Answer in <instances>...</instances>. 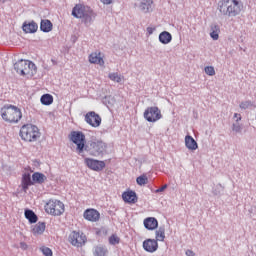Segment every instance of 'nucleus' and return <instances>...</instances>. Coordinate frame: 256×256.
<instances>
[{"instance_id":"28","label":"nucleus","mask_w":256,"mask_h":256,"mask_svg":"<svg viewBox=\"0 0 256 256\" xmlns=\"http://www.w3.org/2000/svg\"><path fill=\"white\" fill-rule=\"evenodd\" d=\"M156 241H165V227L156 230Z\"/></svg>"},{"instance_id":"43","label":"nucleus","mask_w":256,"mask_h":256,"mask_svg":"<svg viewBox=\"0 0 256 256\" xmlns=\"http://www.w3.org/2000/svg\"><path fill=\"white\" fill-rule=\"evenodd\" d=\"M186 255L187 256H195V252H193V250H187Z\"/></svg>"},{"instance_id":"24","label":"nucleus","mask_w":256,"mask_h":256,"mask_svg":"<svg viewBox=\"0 0 256 256\" xmlns=\"http://www.w3.org/2000/svg\"><path fill=\"white\" fill-rule=\"evenodd\" d=\"M40 29L44 33H49L50 31H53V23H51L50 20H42L40 23Z\"/></svg>"},{"instance_id":"16","label":"nucleus","mask_w":256,"mask_h":256,"mask_svg":"<svg viewBox=\"0 0 256 256\" xmlns=\"http://www.w3.org/2000/svg\"><path fill=\"white\" fill-rule=\"evenodd\" d=\"M89 63L103 67L105 65V60H103V55L100 52H94L89 55Z\"/></svg>"},{"instance_id":"42","label":"nucleus","mask_w":256,"mask_h":256,"mask_svg":"<svg viewBox=\"0 0 256 256\" xmlns=\"http://www.w3.org/2000/svg\"><path fill=\"white\" fill-rule=\"evenodd\" d=\"M234 119H236L237 122L241 121V114L235 113L234 114Z\"/></svg>"},{"instance_id":"7","label":"nucleus","mask_w":256,"mask_h":256,"mask_svg":"<svg viewBox=\"0 0 256 256\" xmlns=\"http://www.w3.org/2000/svg\"><path fill=\"white\" fill-rule=\"evenodd\" d=\"M45 211L48 215H53L54 217H59L65 213V204L60 200H49L45 205Z\"/></svg>"},{"instance_id":"5","label":"nucleus","mask_w":256,"mask_h":256,"mask_svg":"<svg viewBox=\"0 0 256 256\" xmlns=\"http://www.w3.org/2000/svg\"><path fill=\"white\" fill-rule=\"evenodd\" d=\"M14 69L18 75L25 77L28 75L29 77H33L37 73V66L35 63L29 60H19L14 64Z\"/></svg>"},{"instance_id":"17","label":"nucleus","mask_w":256,"mask_h":256,"mask_svg":"<svg viewBox=\"0 0 256 256\" xmlns=\"http://www.w3.org/2000/svg\"><path fill=\"white\" fill-rule=\"evenodd\" d=\"M185 145L186 148L189 149V151H197L199 149V145L197 144V141L190 135H187L185 137Z\"/></svg>"},{"instance_id":"40","label":"nucleus","mask_w":256,"mask_h":256,"mask_svg":"<svg viewBox=\"0 0 256 256\" xmlns=\"http://www.w3.org/2000/svg\"><path fill=\"white\" fill-rule=\"evenodd\" d=\"M165 189H167V184H165L162 187H160L159 189H157L156 193H163V191H165Z\"/></svg>"},{"instance_id":"1","label":"nucleus","mask_w":256,"mask_h":256,"mask_svg":"<svg viewBox=\"0 0 256 256\" xmlns=\"http://www.w3.org/2000/svg\"><path fill=\"white\" fill-rule=\"evenodd\" d=\"M218 11L228 19L239 17L243 11V2L239 0H220L218 2Z\"/></svg>"},{"instance_id":"14","label":"nucleus","mask_w":256,"mask_h":256,"mask_svg":"<svg viewBox=\"0 0 256 256\" xmlns=\"http://www.w3.org/2000/svg\"><path fill=\"white\" fill-rule=\"evenodd\" d=\"M100 217L101 214H99V211L95 209H87L84 212V219H86L87 221H91L92 223L97 222Z\"/></svg>"},{"instance_id":"23","label":"nucleus","mask_w":256,"mask_h":256,"mask_svg":"<svg viewBox=\"0 0 256 256\" xmlns=\"http://www.w3.org/2000/svg\"><path fill=\"white\" fill-rule=\"evenodd\" d=\"M33 185V182H31V174H24L22 177V189L25 193H27V189H29V186Z\"/></svg>"},{"instance_id":"4","label":"nucleus","mask_w":256,"mask_h":256,"mask_svg":"<svg viewBox=\"0 0 256 256\" xmlns=\"http://www.w3.org/2000/svg\"><path fill=\"white\" fill-rule=\"evenodd\" d=\"M73 17L77 19H82L84 25L89 27L90 23H93V10L89 6H84L82 4L76 5L72 10Z\"/></svg>"},{"instance_id":"39","label":"nucleus","mask_w":256,"mask_h":256,"mask_svg":"<svg viewBox=\"0 0 256 256\" xmlns=\"http://www.w3.org/2000/svg\"><path fill=\"white\" fill-rule=\"evenodd\" d=\"M155 27H151V26H149V27H147V33H148V35H153V33L155 32Z\"/></svg>"},{"instance_id":"6","label":"nucleus","mask_w":256,"mask_h":256,"mask_svg":"<svg viewBox=\"0 0 256 256\" xmlns=\"http://www.w3.org/2000/svg\"><path fill=\"white\" fill-rule=\"evenodd\" d=\"M20 137L23 141L27 143H34L39 137H41V132L39 128L33 124H26L20 128Z\"/></svg>"},{"instance_id":"32","label":"nucleus","mask_w":256,"mask_h":256,"mask_svg":"<svg viewBox=\"0 0 256 256\" xmlns=\"http://www.w3.org/2000/svg\"><path fill=\"white\" fill-rule=\"evenodd\" d=\"M120 241H121V238H119L117 234H113L109 237L110 245H119Z\"/></svg>"},{"instance_id":"38","label":"nucleus","mask_w":256,"mask_h":256,"mask_svg":"<svg viewBox=\"0 0 256 256\" xmlns=\"http://www.w3.org/2000/svg\"><path fill=\"white\" fill-rule=\"evenodd\" d=\"M28 247L29 246L27 245V243L20 242V249H22L23 251H27Z\"/></svg>"},{"instance_id":"44","label":"nucleus","mask_w":256,"mask_h":256,"mask_svg":"<svg viewBox=\"0 0 256 256\" xmlns=\"http://www.w3.org/2000/svg\"><path fill=\"white\" fill-rule=\"evenodd\" d=\"M7 0H0V3H6Z\"/></svg>"},{"instance_id":"15","label":"nucleus","mask_w":256,"mask_h":256,"mask_svg":"<svg viewBox=\"0 0 256 256\" xmlns=\"http://www.w3.org/2000/svg\"><path fill=\"white\" fill-rule=\"evenodd\" d=\"M138 9L142 11V13H151L153 11V0H141L140 3L137 5L135 4Z\"/></svg>"},{"instance_id":"29","label":"nucleus","mask_w":256,"mask_h":256,"mask_svg":"<svg viewBox=\"0 0 256 256\" xmlns=\"http://www.w3.org/2000/svg\"><path fill=\"white\" fill-rule=\"evenodd\" d=\"M95 256H105L107 255V249L103 246H96L94 249Z\"/></svg>"},{"instance_id":"22","label":"nucleus","mask_w":256,"mask_h":256,"mask_svg":"<svg viewBox=\"0 0 256 256\" xmlns=\"http://www.w3.org/2000/svg\"><path fill=\"white\" fill-rule=\"evenodd\" d=\"M172 39H173V36H171V33L167 31L161 32L159 35V41L163 45H169V42L172 41Z\"/></svg>"},{"instance_id":"41","label":"nucleus","mask_w":256,"mask_h":256,"mask_svg":"<svg viewBox=\"0 0 256 256\" xmlns=\"http://www.w3.org/2000/svg\"><path fill=\"white\" fill-rule=\"evenodd\" d=\"M104 5H111L115 0H100Z\"/></svg>"},{"instance_id":"36","label":"nucleus","mask_w":256,"mask_h":256,"mask_svg":"<svg viewBox=\"0 0 256 256\" xmlns=\"http://www.w3.org/2000/svg\"><path fill=\"white\" fill-rule=\"evenodd\" d=\"M249 107H253V103H251V101H244L240 103V109H249Z\"/></svg>"},{"instance_id":"37","label":"nucleus","mask_w":256,"mask_h":256,"mask_svg":"<svg viewBox=\"0 0 256 256\" xmlns=\"http://www.w3.org/2000/svg\"><path fill=\"white\" fill-rule=\"evenodd\" d=\"M233 131H235V133H241V126L239 125H233L232 127Z\"/></svg>"},{"instance_id":"20","label":"nucleus","mask_w":256,"mask_h":256,"mask_svg":"<svg viewBox=\"0 0 256 256\" xmlns=\"http://www.w3.org/2000/svg\"><path fill=\"white\" fill-rule=\"evenodd\" d=\"M221 33V27L217 24H212L210 26V37L213 39V41L219 40V34Z\"/></svg>"},{"instance_id":"10","label":"nucleus","mask_w":256,"mask_h":256,"mask_svg":"<svg viewBox=\"0 0 256 256\" xmlns=\"http://www.w3.org/2000/svg\"><path fill=\"white\" fill-rule=\"evenodd\" d=\"M68 240L74 247H83L87 243V236L82 232L73 231L69 235Z\"/></svg>"},{"instance_id":"13","label":"nucleus","mask_w":256,"mask_h":256,"mask_svg":"<svg viewBox=\"0 0 256 256\" xmlns=\"http://www.w3.org/2000/svg\"><path fill=\"white\" fill-rule=\"evenodd\" d=\"M143 249L147 251V253H155V251L159 249V243L155 239H146L143 242Z\"/></svg>"},{"instance_id":"25","label":"nucleus","mask_w":256,"mask_h":256,"mask_svg":"<svg viewBox=\"0 0 256 256\" xmlns=\"http://www.w3.org/2000/svg\"><path fill=\"white\" fill-rule=\"evenodd\" d=\"M108 79H110V81H113L114 83H123L125 77L119 74V72H111L108 74Z\"/></svg>"},{"instance_id":"12","label":"nucleus","mask_w":256,"mask_h":256,"mask_svg":"<svg viewBox=\"0 0 256 256\" xmlns=\"http://www.w3.org/2000/svg\"><path fill=\"white\" fill-rule=\"evenodd\" d=\"M85 164L89 169H92V171H103L105 169V162L91 159V158H85Z\"/></svg>"},{"instance_id":"11","label":"nucleus","mask_w":256,"mask_h":256,"mask_svg":"<svg viewBox=\"0 0 256 256\" xmlns=\"http://www.w3.org/2000/svg\"><path fill=\"white\" fill-rule=\"evenodd\" d=\"M85 121L88 125H91V127H99L101 125V116L91 111L85 115Z\"/></svg>"},{"instance_id":"35","label":"nucleus","mask_w":256,"mask_h":256,"mask_svg":"<svg viewBox=\"0 0 256 256\" xmlns=\"http://www.w3.org/2000/svg\"><path fill=\"white\" fill-rule=\"evenodd\" d=\"M40 251L45 256H53V251L49 247H42V248H40Z\"/></svg>"},{"instance_id":"21","label":"nucleus","mask_w":256,"mask_h":256,"mask_svg":"<svg viewBox=\"0 0 256 256\" xmlns=\"http://www.w3.org/2000/svg\"><path fill=\"white\" fill-rule=\"evenodd\" d=\"M122 198L125 203H135L137 201V194L133 191L124 192Z\"/></svg>"},{"instance_id":"2","label":"nucleus","mask_w":256,"mask_h":256,"mask_svg":"<svg viewBox=\"0 0 256 256\" xmlns=\"http://www.w3.org/2000/svg\"><path fill=\"white\" fill-rule=\"evenodd\" d=\"M1 117L6 123H19L23 117L21 109L15 105L6 104L0 110Z\"/></svg>"},{"instance_id":"3","label":"nucleus","mask_w":256,"mask_h":256,"mask_svg":"<svg viewBox=\"0 0 256 256\" xmlns=\"http://www.w3.org/2000/svg\"><path fill=\"white\" fill-rule=\"evenodd\" d=\"M84 151L92 157H100L107 151V144L103 140L92 138L85 145Z\"/></svg>"},{"instance_id":"31","label":"nucleus","mask_w":256,"mask_h":256,"mask_svg":"<svg viewBox=\"0 0 256 256\" xmlns=\"http://www.w3.org/2000/svg\"><path fill=\"white\" fill-rule=\"evenodd\" d=\"M32 179L33 181H35V183H43L46 179L45 175L39 173V172H36L32 175Z\"/></svg>"},{"instance_id":"27","label":"nucleus","mask_w":256,"mask_h":256,"mask_svg":"<svg viewBox=\"0 0 256 256\" xmlns=\"http://www.w3.org/2000/svg\"><path fill=\"white\" fill-rule=\"evenodd\" d=\"M24 215L26 219H28L29 223H37L38 221L37 214H35L33 210H25Z\"/></svg>"},{"instance_id":"33","label":"nucleus","mask_w":256,"mask_h":256,"mask_svg":"<svg viewBox=\"0 0 256 256\" xmlns=\"http://www.w3.org/2000/svg\"><path fill=\"white\" fill-rule=\"evenodd\" d=\"M136 183L139 185H147L149 183V178H147L145 175L139 176L136 179Z\"/></svg>"},{"instance_id":"8","label":"nucleus","mask_w":256,"mask_h":256,"mask_svg":"<svg viewBox=\"0 0 256 256\" xmlns=\"http://www.w3.org/2000/svg\"><path fill=\"white\" fill-rule=\"evenodd\" d=\"M70 139L77 145L76 153L81 155V157H85V134H83V132L74 131L71 133Z\"/></svg>"},{"instance_id":"30","label":"nucleus","mask_w":256,"mask_h":256,"mask_svg":"<svg viewBox=\"0 0 256 256\" xmlns=\"http://www.w3.org/2000/svg\"><path fill=\"white\" fill-rule=\"evenodd\" d=\"M41 103L42 105H51V103H53V96L50 94H44L41 97Z\"/></svg>"},{"instance_id":"18","label":"nucleus","mask_w":256,"mask_h":256,"mask_svg":"<svg viewBox=\"0 0 256 256\" xmlns=\"http://www.w3.org/2000/svg\"><path fill=\"white\" fill-rule=\"evenodd\" d=\"M23 32L24 33H37V29H39V26L35 21L32 22H25L22 26Z\"/></svg>"},{"instance_id":"26","label":"nucleus","mask_w":256,"mask_h":256,"mask_svg":"<svg viewBox=\"0 0 256 256\" xmlns=\"http://www.w3.org/2000/svg\"><path fill=\"white\" fill-rule=\"evenodd\" d=\"M45 222H38L32 229L34 235H43L45 233Z\"/></svg>"},{"instance_id":"9","label":"nucleus","mask_w":256,"mask_h":256,"mask_svg":"<svg viewBox=\"0 0 256 256\" xmlns=\"http://www.w3.org/2000/svg\"><path fill=\"white\" fill-rule=\"evenodd\" d=\"M163 115H161V110L157 106L148 107L144 112V118L149 123H155L161 119Z\"/></svg>"},{"instance_id":"34","label":"nucleus","mask_w":256,"mask_h":256,"mask_svg":"<svg viewBox=\"0 0 256 256\" xmlns=\"http://www.w3.org/2000/svg\"><path fill=\"white\" fill-rule=\"evenodd\" d=\"M204 71H205L206 75H209L210 77H213V75H215V68L213 66L205 67Z\"/></svg>"},{"instance_id":"19","label":"nucleus","mask_w":256,"mask_h":256,"mask_svg":"<svg viewBox=\"0 0 256 256\" xmlns=\"http://www.w3.org/2000/svg\"><path fill=\"white\" fill-rule=\"evenodd\" d=\"M159 225V222H157V219L150 217V218H146L144 220V227L146 229H149L150 231H153V229H157Z\"/></svg>"}]
</instances>
